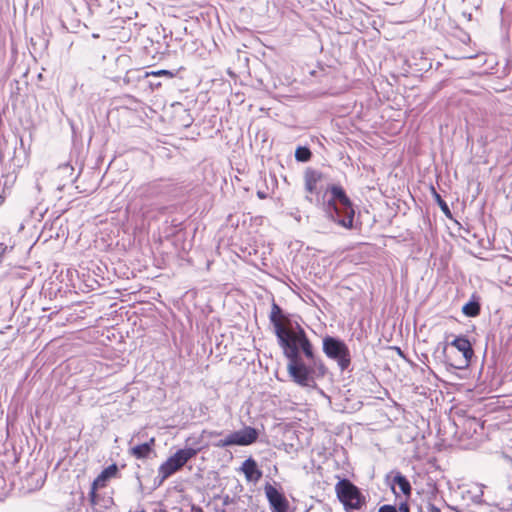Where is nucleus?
<instances>
[{
  "label": "nucleus",
  "instance_id": "obj_1",
  "mask_svg": "<svg viewBox=\"0 0 512 512\" xmlns=\"http://www.w3.org/2000/svg\"><path fill=\"white\" fill-rule=\"evenodd\" d=\"M275 335L288 360L300 357V350L303 351L307 359H313L312 344L299 324H296L295 327L290 325Z\"/></svg>",
  "mask_w": 512,
  "mask_h": 512
},
{
  "label": "nucleus",
  "instance_id": "obj_2",
  "mask_svg": "<svg viewBox=\"0 0 512 512\" xmlns=\"http://www.w3.org/2000/svg\"><path fill=\"white\" fill-rule=\"evenodd\" d=\"M332 199L325 205V214L331 221L351 229L353 227L354 209L342 187L333 185L330 188Z\"/></svg>",
  "mask_w": 512,
  "mask_h": 512
},
{
  "label": "nucleus",
  "instance_id": "obj_3",
  "mask_svg": "<svg viewBox=\"0 0 512 512\" xmlns=\"http://www.w3.org/2000/svg\"><path fill=\"white\" fill-rule=\"evenodd\" d=\"M198 453L197 449L184 448L178 450L175 454L170 456L158 469L157 479L161 485L167 478L180 470L190 459L195 457Z\"/></svg>",
  "mask_w": 512,
  "mask_h": 512
},
{
  "label": "nucleus",
  "instance_id": "obj_4",
  "mask_svg": "<svg viewBox=\"0 0 512 512\" xmlns=\"http://www.w3.org/2000/svg\"><path fill=\"white\" fill-rule=\"evenodd\" d=\"M335 491L339 501L348 510H359L365 503V498L359 488L348 479H341L335 485Z\"/></svg>",
  "mask_w": 512,
  "mask_h": 512
},
{
  "label": "nucleus",
  "instance_id": "obj_5",
  "mask_svg": "<svg viewBox=\"0 0 512 512\" xmlns=\"http://www.w3.org/2000/svg\"><path fill=\"white\" fill-rule=\"evenodd\" d=\"M323 352L336 361L341 371L346 370L351 363V355L347 345L340 339L326 336L323 339Z\"/></svg>",
  "mask_w": 512,
  "mask_h": 512
},
{
  "label": "nucleus",
  "instance_id": "obj_6",
  "mask_svg": "<svg viewBox=\"0 0 512 512\" xmlns=\"http://www.w3.org/2000/svg\"><path fill=\"white\" fill-rule=\"evenodd\" d=\"M287 371L293 381L302 387H315L314 369L306 365L301 357L290 359Z\"/></svg>",
  "mask_w": 512,
  "mask_h": 512
},
{
  "label": "nucleus",
  "instance_id": "obj_7",
  "mask_svg": "<svg viewBox=\"0 0 512 512\" xmlns=\"http://www.w3.org/2000/svg\"><path fill=\"white\" fill-rule=\"evenodd\" d=\"M258 433L252 427H245L242 430L232 432L226 438L215 443V447L224 448L233 445L247 446L257 440Z\"/></svg>",
  "mask_w": 512,
  "mask_h": 512
},
{
  "label": "nucleus",
  "instance_id": "obj_8",
  "mask_svg": "<svg viewBox=\"0 0 512 512\" xmlns=\"http://www.w3.org/2000/svg\"><path fill=\"white\" fill-rule=\"evenodd\" d=\"M264 491L272 512L288 511V500L274 486H272L270 483H266L264 486Z\"/></svg>",
  "mask_w": 512,
  "mask_h": 512
},
{
  "label": "nucleus",
  "instance_id": "obj_9",
  "mask_svg": "<svg viewBox=\"0 0 512 512\" xmlns=\"http://www.w3.org/2000/svg\"><path fill=\"white\" fill-rule=\"evenodd\" d=\"M451 345L454 346L459 352L462 353V357L459 361L454 364V367L457 369H464L468 367L471 358L474 355L471 343L465 337H457L452 342Z\"/></svg>",
  "mask_w": 512,
  "mask_h": 512
},
{
  "label": "nucleus",
  "instance_id": "obj_10",
  "mask_svg": "<svg viewBox=\"0 0 512 512\" xmlns=\"http://www.w3.org/2000/svg\"><path fill=\"white\" fill-rule=\"evenodd\" d=\"M269 320L274 327L275 334L292 325L291 321L283 314L282 309L275 302L272 303Z\"/></svg>",
  "mask_w": 512,
  "mask_h": 512
},
{
  "label": "nucleus",
  "instance_id": "obj_11",
  "mask_svg": "<svg viewBox=\"0 0 512 512\" xmlns=\"http://www.w3.org/2000/svg\"><path fill=\"white\" fill-rule=\"evenodd\" d=\"M117 471H118L117 465L116 464H112V465L108 466L107 468H105L97 476V478L93 481L92 486H91L90 496H91L92 499H94V497L96 495V491L98 489H101V488L105 487L107 481L110 478L114 477L116 475Z\"/></svg>",
  "mask_w": 512,
  "mask_h": 512
},
{
  "label": "nucleus",
  "instance_id": "obj_12",
  "mask_svg": "<svg viewBox=\"0 0 512 512\" xmlns=\"http://www.w3.org/2000/svg\"><path fill=\"white\" fill-rule=\"evenodd\" d=\"M154 446H155V438L152 437L149 439V441L132 447L129 450V453H130V455H132L133 457H135L137 459H147L149 457V455L153 452Z\"/></svg>",
  "mask_w": 512,
  "mask_h": 512
},
{
  "label": "nucleus",
  "instance_id": "obj_13",
  "mask_svg": "<svg viewBox=\"0 0 512 512\" xmlns=\"http://www.w3.org/2000/svg\"><path fill=\"white\" fill-rule=\"evenodd\" d=\"M241 470L249 481L257 482L262 477V472L257 468V463L252 458L243 462Z\"/></svg>",
  "mask_w": 512,
  "mask_h": 512
},
{
  "label": "nucleus",
  "instance_id": "obj_14",
  "mask_svg": "<svg viewBox=\"0 0 512 512\" xmlns=\"http://www.w3.org/2000/svg\"><path fill=\"white\" fill-rule=\"evenodd\" d=\"M322 175L321 173L314 171V170H308L305 173L304 179H305V189L308 193H313L316 190L317 183L321 180Z\"/></svg>",
  "mask_w": 512,
  "mask_h": 512
},
{
  "label": "nucleus",
  "instance_id": "obj_15",
  "mask_svg": "<svg viewBox=\"0 0 512 512\" xmlns=\"http://www.w3.org/2000/svg\"><path fill=\"white\" fill-rule=\"evenodd\" d=\"M393 483L398 485L403 494L409 496L411 494V485L409 481L401 473L397 472L394 476Z\"/></svg>",
  "mask_w": 512,
  "mask_h": 512
},
{
  "label": "nucleus",
  "instance_id": "obj_16",
  "mask_svg": "<svg viewBox=\"0 0 512 512\" xmlns=\"http://www.w3.org/2000/svg\"><path fill=\"white\" fill-rule=\"evenodd\" d=\"M312 362L310 368L314 369V377H323L326 373V367L321 359H316L313 355V359H309Z\"/></svg>",
  "mask_w": 512,
  "mask_h": 512
},
{
  "label": "nucleus",
  "instance_id": "obj_17",
  "mask_svg": "<svg viewBox=\"0 0 512 512\" xmlns=\"http://www.w3.org/2000/svg\"><path fill=\"white\" fill-rule=\"evenodd\" d=\"M462 312L466 316L475 317L480 312V306L477 302H468L463 306Z\"/></svg>",
  "mask_w": 512,
  "mask_h": 512
},
{
  "label": "nucleus",
  "instance_id": "obj_18",
  "mask_svg": "<svg viewBox=\"0 0 512 512\" xmlns=\"http://www.w3.org/2000/svg\"><path fill=\"white\" fill-rule=\"evenodd\" d=\"M311 152L306 147H298L295 152V158L298 161L306 162L310 159Z\"/></svg>",
  "mask_w": 512,
  "mask_h": 512
},
{
  "label": "nucleus",
  "instance_id": "obj_19",
  "mask_svg": "<svg viewBox=\"0 0 512 512\" xmlns=\"http://www.w3.org/2000/svg\"><path fill=\"white\" fill-rule=\"evenodd\" d=\"M435 196H436V200H437L439 206L441 207L442 211L446 215H449L450 214V210H449V207H448L447 203L441 198V196L439 194L435 193Z\"/></svg>",
  "mask_w": 512,
  "mask_h": 512
},
{
  "label": "nucleus",
  "instance_id": "obj_20",
  "mask_svg": "<svg viewBox=\"0 0 512 512\" xmlns=\"http://www.w3.org/2000/svg\"><path fill=\"white\" fill-rule=\"evenodd\" d=\"M378 512H398L395 506L383 505L379 508Z\"/></svg>",
  "mask_w": 512,
  "mask_h": 512
},
{
  "label": "nucleus",
  "instance_id": "obj_21",
  "mask_svg": "<svg viewBox=\"0 0 512 512\" xmlns=\"http://www.w3.org/2000/svg\"><path fill=\"white\" fill-rule=\"evenodd\" d=\"M152 74L156 75V76H159V75H167V76H170V77L173 76V74L170 71H167V70H159L157 72H153Z\"/></svg>",
  "mask_w": 512,
  "mask_h": 512
},
{
  "label": "nucleus",
  "instance_id": "obj_22",
  "mask_svg": "<svg viewBox=\"0 0 512 512\" xmlns=\"http://www.w3.org/2000/svg\"><path fill=\"white\" fill-rule=\"evenodd\" d=\"M399 512H410L409 510V506L406 504V503H401L399 505V509H398Z\"/></svg>",
  "mask_w": 512,
  "mask_h": 512
},
{
  "label": "nucleus",
  "instance_id": "obj_23",
  "mask_svg": "<svg viewBox=\"0 0 512 512\" xmlns=\"http://www.w3.org/2000/svg\"><path fill=\"white\" fill-rule=\"evenodd\" d=\"M482 494H483V492L481 491L480 495L474 496V502L475 503H477V504H482L483 503V501H482Z\"/></svg>",
  "mask_w": 512,
  "mask_h": 512
},
{
  "label": "nucleus",
  "instance_id": "obj_24",
  "mask_svg": "<svg viewBox=\"0 0 512 512\" xmlns=\"http://www.w3.org/2000/svg\"><path fill=\"white\" fill-rule=\"evenodd\" d=\"M428 511H429V512H441L440 508L436 507V506H435V505H433V504H430V505H429Z\"/></svg>",
  "mask_w": 512,
  "mask_h": 512
},
{
  "label": "nucleus",
  "instance_id": "obj_25",
  "mask_svg": "<svg viewBox=\"0 0 512 512\" xmlns=\"http://www.w3.org/2000/svg\"><path fill=\"white\" fill-rule=\"evenodd\" d=\"M257 196L260 198V199H265L267 196L264 192L262 191H258L257 192Z\"/></svg>",
  "mask_w": 512,
  "mask_h": 512
},
{
  "label": "nucleus",
  "instance_id": "obj_26",
  "mask_svg": "<svg viewBox=\"0 0 512 512\" xmlns=\"http://www.w3.org/2000/svg\"><path fill=\"white\" fill-rule=\"evenodd\" d=\"M208 435H209L210 437H212V436H218V435H220V433H219V432H217V431H211V432H208Z\"/></svg>",
  "mask_w": 512,
  "mask_h": 512
},
{
  "label": "nucleus",
  "instance_id": "obj_27",
  "mask_svg": "<svg viewBox=\"0 0 512 512\" xmlns=\"http://www.w3.org/2000/svg\"><path fill=\"white\" fill-rule=\"evenodd\" d=\"M230 501V497L229 496H226L225 499H224V504H228Z\"/></svg>",
  "mask_w": 512,
  "mask_h": 512
},
{
  "label": "nucleus",
  "instance_id": "obj_28",
  "mask_svg": "<svg viewBox=\"0 0 512 512\" xmlns=\"http://www.w3.org/2000/svg\"><path fill=\"white\" fill-rule=\"evenodd\" d=\"M306 200H308L310 203L312 202V198L310 196H306Z\"/></svg>",
  "mask_w": 512,
  "mask_h": 512
}]
</instances>
